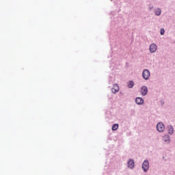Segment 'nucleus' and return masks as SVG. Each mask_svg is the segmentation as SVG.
<instances>
[{
    "label": "nucleus",
    "instance_id": "12",
    "mask_svg": "<svg viewBox=\"0 0 175 175\" xmlns=\"http://www.w3.org/2000/svg\"><path fill=\"white\" fill-rule=\"evenodd\" d=\"M118 129V124H114L112 126V131H117Z\"/></svg>",
    "mask_w": 175,
    "mask_h": 175
},
{
    "label": "nucleus",
    "instance_id": "13",
    "mask_svg": "<svg viewBox=\"0 0 175 175\" xmlns=\"http://www.w3.org/2000/svg\"><path fill=\"white\" fill-rule=\"evenodd\" d=\"M161 9L157 8V9L155 10V14H156V16H161Z\"/></svg>",
    "mask_w": 175,
    "mask_h": 175
},
{
    "label": "nucleus",
    "instance_id": "16",
    "mask_svg": "<svg viewBox=\"0 0 175 175\" xmlns=\"http://www.w3.org/2000/svg\"><path fill=\"white\" fill-rule=\"evenodd\" d=\"M154 7L152 5L151 7H150V9H152Z\"/></svg>",
    "mask_w": 175,
    "mask_h": 175
},
{
    "label": "nucleus",
    "instance_id": "8",
    "mask_svg": "<svg viewBox=\"0 0 175 175\" xmlns=\"http://www.w3.org/2000/svg\"><path fill=\"white\" fill-rule=\"evenodd\" d=\"M135 103L139 106H142V105L144 104V99L142 97H137L135 98Z\"/></svg>",
    "mask_w": 175,
    "mask_h": 175
},
{
    "label": "nucleus",
    "instance_id": "1",
    "mask_svg": "<svg viewBox=\"0 0 175 175\" xmlns=\"http://www.w3.org/2000/svg\"><path fill=\"white\" fill-rule=\"evenodd\" d=\"M142 168L144 173H147V172H148V169H150V162H148V159L144 161Z\"/></svg>",
    "mask_w": 175,
    "mask_h": 175
},
{
    "label": "nucleus",
    "instance_id": "15",
    "mask_svg": "<svg viewBox=\"0 0 175 175\" xmlns=\"http://www.w3.org/2000/svg\"><path fill=\"white\" fill-rule=\"evenodd\" d=\"M161 105L163 106V105H165V101L161 100Z\"/></svg>",
    "mask_w": 175,
    "mask_h": 175
},
{
    "label": "nucleus",
    "instance_id": "4",
    "mask_svg": "<svg viewBox=\"0 0 175 175\" xmlns=\"http://www.w3.org/2000/svg\"><path fill=\"white\" fill-rule=\"evenodd\" d=\"M157 49H158V46L154 43H152L149 46L150 53H156Z\"/></svg>",
    "mask_w": 175,
    "mask_h": 175
},
{
    "label": "nucleus",
    "instance_id": "7",
    "mask_svg": "<svg viewBox=\"0 0 175 175\" xmlns=\"http://www.w3.org/2000/svg\"><path fill=\"white\" fill-rule=\"evenodd\" d=\"M148 92V88L146 85H143L141 88V94L143 96H146Z\"/></svg>",
    "mask_w": 175,
    "mask_h": 175
},
{
    "label": "nucleus",
    "instance_id": "14",
    "mask_svg": "<svg viewBox=\"0 0 175 175\" xmlns=\"http://www.w3.org/2000/svg\"><path fill=\"white\" fill-rule=\"evenodd\" d=\"M160 35H165V29L161 28L160 29Z\"/></svg>",
    "mask_w": 175,
    "mask_h": 175
},
{
    "label": "nucleus",
    "instance_id": "10",
    "mask_svg": "<svg viewBox=\"0 0 175 175\" xmlns=\"http://www.w3.org/2000/svg\"><path fill=\"white\" fill-rule=\"evenodd\" d=\"M120 91V87H118V84H114L113 88L111 89L112 94H117Z\"/></svg>",
    "mask_w": 175,
    "mask_h": 175
},
{
    "label": "nucleus",
    "instance_id": "9",
    "mask_svg": "<svg viewBox=\"0 0 175 175\" xmlns=\"http://www.w3.org/2000/svg\"><path fill=\"white\" fill-rule=\"evenodd\" d=\"M167 133L168 135H173L174 133V128H173V126L172 124H168L167 126Z\"/></svg>",
    "mask_w": 175,
    "mask_h": 175
},
{
    "label": "nucleus",
    "instance_id": "11",
    "mask_svg": "<svg viewBox=\"0 0 175 175\" xmlns=\"http://www.w3.org/2000/svg\"><path fill=\"white\" fill-rule=\"evenodd\" d=\"M135 85V82L133 81H129L127 83V87L128 88H133V86Z\"/></svg>",
    "mask_w": 175,
    "mask_h": 175
},
{
    "label": "nucleus",
    "instance_id": "5",
    "mask_svg": "<svg viewBox=\"0 0 175 175\" xmlns=\"http://www.w3.org/2000/svg\"><path fill=\"white\" fill-rule=\"evenodd\" d=\"M127 167H129V169H133V167H135V160L129 159L127 161Z\"/></svg>",
    "mask_w": 175,
    "mask_h": 175
},
{
    "label": "nucleus",
    "instance_id": "3",
    "mask_svg": "<svg viewBox=\"0 0 175 175\" xmlns=\"http://www.w3.org/2000/svg\"><path fill=\"white\" fill-rule=\"evenodd\" d=\"M157 130L158 132L162 133L165 131V124L162 122H158L157 124Z\"/></svg>",
    "mask_w": 175,
    "mask_h": 175
},
{
    "label": "nucleus",
    "instance_id": "6",
    "mask_svg": "<svg viewBox=\"0 0 175 175\" xmlns=\"http://www.w3.org/2000/svg\"><path fill=\"white\" fill-rule=\"evenodd\" d=\"M162 139L166 144H170V135H169V134H165L162 137Z\"/></svg>",
    "mask_w": 175,
    "mask_h": 175
},
{
    "label": "nucleus",
    "instance_id": "2",
    "mask_svg": "<svg viewBox=\"0 0 175 175\" xmlns=\"http://www.w3.org/2000/svg\"><path fill=\"white\" fill-rule=\"evenodd\" d=\"M150 72L148 69H145L142 72V77L144 80H148L150 79Z\"/></svg>",
    "mask_w": 175,
    "mask_h": 175
}]
</instances>
